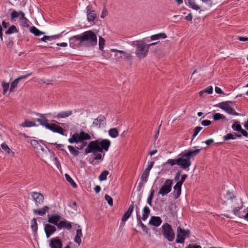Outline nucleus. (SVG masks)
Returning a JSON list of instances; mask_svg holds the SVG:
<instances>
[{
    "instance_id": "obj_38",
    "label": "nucleus",
    "mask_w": 248,
    "mask_h": 248,
    "mask_svg": "<svg viewBox=\"0 0 248 248\" xmlns=\"http://www.w3.org/2000/svg\"><path fill=\"white\" fill-rule=\"evenodd\" d=\"M173 197L174 199H177L178 198L181 193V187H173Z\"/></svg>"
},
{
    "instance_id": "obj_35",
    "label": "nucleus",
    "mask_w": 248,
    "mask_h": 248,
    "mask_svg": "<svg viewBox=\"0 0 248 248\" xmlns=\"http://www.w3.org/2000/svg\"><path fill=\"white\" fill-rule=\"evenodd\" d=\"M213 87H212V86H209V87H207L206 88H205L203 90L201 91L199 93V94H200V96H203V95H204V94L205 93H207L208 94H211V93H213Z\"/></svg>"
},
{
    "instance_id": "obj_59",
    "label": "nucleus",
    "mask_w": 248,
    "mask_h": 248,
    "mask_svg": "<svg viewBox=\"0 0 248 248\" xmlns=\"http://www.w3.org/2000/svg\"><path fill=\"white\" fill-rule=\"evenodd\" d=\"M81 143V145H79L78 147H76L78 150H82L87 144V142L85 141L79 142Z\"/></svg>"
},
{
    "instance_id": "obj_11",
    "label": "nucleus",
    "mask_w": 248,
    "mask_h": 248,
    "mask_svg": "<svg viewBox=\"0 0 248 248\" xmlns=\"http://www.w3.org/2000/svg\"><path fill=\"white\" fill-rule=\"evenodd\" d=\"M49 246L51 248H62V243L59 237H56L50 240Z\"/></svg>"
},
{
    "instance_id": "obj_61",
    "label": "nucleus",
    "mask_w": 248,
    "mask_h": 248,
    "mask_svg": "<svg viewBox=\"0 0 248 248\" xmlns=\"http://www.w3.org/2000/svg\"><path fill=\"white\" fill-rule=\"evenodd\" d=\"M172 184V180L167 179L165 181L164 184L162 186H171Z\"/></svg>"
},
{
    "instance_id": "obj_9",
    "label": "nucleus",
    "mask_w": 248,
    "mask_h": 248,
    "mask_svg": "<svg viewBox=\"0 0 248 248\" xmlns=\"http://www.w3.org/2000/svg\"><path fill=\"white\" fill-rule=\"evenodd\" d=\"M46 128L55 133H58L64 135L65 130L59 125L55 124H49L46 125Z\"/></svg>"
},
{
    "instance_id": "obj_27",
    "label": "nucleus",
    "mask_w": 248,
    "mask_h": 248,
    "mask_svg": "<svg viewBox=\"0 0 248 248\" xmlns=\"http://www.w3.org/2000/svg\"><path fill=\"white\" fill-rule=\"evenodd\" d=\"M30 31L33 33L34 35L38 36L41 35L45 34L44 32L39 31L37 28L34 26H32L30 28Z\"/></svg>"
},
{
    "instance_id": "obj_26",
    "label": "nucleus",
    "mask_w": 248,
    "mask_h": 248,
    "mask_svg": "<svg viewBox=\"0 0 248 248\" xmlns=\"http://www.w3.org/2000/svg\"><path fill=\"white\" fill-rule=\"evenodd\" d=\"M137 222H138V225H140L142 228V230L145 232H148V229L146 226H145L141 221V217L140 216L138 215V212H137Z\"/></svg>"
},
{
    "instance_id": "obj_31",
    "label": "nucleus",
    "mask_w": 248,
    "mask_h": 248,
    "mask_svg": "<svg viewBox=\"0 0 248 248\" xmlns=\"http://www.w3.org/2000/svg\"><path fill=\"white\" fill-rule=\"evenodd\" d=\"M96 16L95 13L94 11H90L88 10L87 12V19L90 22L93 21L95 18H96Z\"/></svg>"
},
{
    "instance_id": "obj_46",
    "label": "nucleus",
    "mask_w": 248,
    "mask_h": 248,
    "mask_svg": "<svg viewBox=\"0 0 248 248\" xmlns=\"http://www.w3.org/2000/svg\"><path fill=\"white\" fill-rule=\"evenodd\" d=\"M105 45V40L104 38H103L102 37H99V49L100 50H102L104 47Z\"/></svg>"
},
{
    "instance_id": "obj_21",
    "label": "nucleus",
    "mask_w": 248,
    "mask_h": 248,
    "mask_svg": "<svg viewBox=\"0 0 248 248\" xmlns=\"http://www.w3.org/2000/svg\"><path fill=\"white\" fill-rule=\"evenodd\" d=\"M71 223L67 221H60L58 225V228L61 229L62 228L70 230L72 228Z\"/></svg>"
},
{
    "instance_id": "obj_22",
    "label": "nucleus",
    "mask_w": 248,
    "mask_h": 248,
    "mask_svg": "<svg viewBox=\"0 0 248 248\" xmlns=\"http://www.w3.org/2000/svg\"><path fill=\"white\" fill-rule=\"evenodd\" d=\"M49 209V208L48 206H44L41 209H34L33 212L35 215L43 216L46 214V212L48 211Z\"/></svg>"
},
{
    "instance_id": "obj_49",
    "label": "nucleus",
    "mask_w": 248,
    "mask_h": 248,
    "mask_svg": "<svg viewBox=\"0 0 248 248\" xmlns=\"http://www.w3.org/2000/svg\"><path fill=\"white\" fill-rule=\"evenodd\" d=\"M121 54H122V56H123L124 59H125L126 60L132 59V56L130 53L126 52L122 50Z\"/></svg>"
},
{
    "instance_id": "obj_36",
    "label": "nucleus",
    "mask_w": 248,
    "mask_h": 248,
    "mask_svg": "<svg viewBox=\"0 0 248 248\" xmlns=\"http://www.w3.org/2000/svg\"><path fill=\"white\" fill-rule=\"evenodd\" d=\"M31 228L34 233L35 234H36L38 229V226L36 219L35 218H33L31 220Z\"/></svg>"
},
{
    "instance_id": "obj_45",
    "label": "nucleus",
    "mask_w": 248,
    "mask_h": 248,
    "mask_svg": "<svg viewBox=\"0 0 248 248\" xmlns=\"http://www.w3.org/2000/svg\"><path fill=\"white\" fill-rule=\"evenodd\" d=\"M232 128L237 131L240 132V131L242 130V127L239 124V122H235L232 125Z\"/></svg>"
},
{
    "instance_id": "obj_32",
    "label": "nucleus",
    "mask_w": 248,
    "mask_h": 248,
    "mask_svg": "<svg viewBox=\"0 0 248 248\" xmlns=\"http://www.w3.org/2000/svg\"><path fill=\"white\" fill-rule=\"evenodd\" d=\"M172 187H161L159 191V194L162 196H165L171 190Z\"/></svg>"
},
{
    "instance_id": "obj_1",
    "label": "nucleus",
    "mask_w": 248,
    "mask_h": 248,
    "mask_svg": "<svg viewBox=\"0 0 248 248\" xmlns=\"http://www.w3.org/2000/svg\"><path fill=\"white\" fill-rule=\"evenodd\" d=\"M201 149L202 148L194 151H185V152H182L178 155L177 158L168 159L164 163V165H169L170 167H172L177 164L182 169L186 170L191 166V162L190 158L194 157L198 155L200 152Z\"/></svg>"
},
{
    "instance_id": "obj_18",
    "label": "nucleus",
    "mask_w": 248,
    "mask_h": 248,
    "mask_svg": "<svg viewBox=\"0 0 248 248\" xmlns=\"http://www.w3.org/2000/svg\"><path fill=\"white\" fill-rule=\"evenodd\" d=\"M78 36H80L79 34L69 38V45L70 47L75 48L78 45H80V39H78L77 38Z\"/></svg>"
},
{
    "instance_id": "obj_19",
    "label": "nucleus",
    "mask_w": 248,
    "mask_h": 248,
    "mask_svg": "<svg viewBox=\"0 0 248 248\" xmlns=\"http://www.w3.org/2000/svg\"><path fill=\"white\" fill-rule=\"evenodd\" d=\"M149 223L154 226L158 227L162 223V220L159 217L153 216L150 218Z\"/></svg>"
},
{
    "instance_id": "obj_55",
    "label": "nucleus",
    "mask_w": 248,
    "mask_h": 248,
    "mask_svg": "<svg viewBox=\"0 0 248 248\" xmlns=\"http://www.w3.org/2000/svg\"><path fill=\"white\" fill-rule=\"evenodd\" d=\"M2 86L3 88V94H5L9 89V84L7 83L2 82Z\"/></svg>"
},
{
    "instance_id": "obj_52",
    "label": "nucleus",
    "mask_w": 248,
    "mask_h": 248,
    "mask_svg": "<svg viewBox=\"0 0 248 248\" xmlns=\"http://www.w3.org/2000/svg\"><path fill=\"white\" fill-rule=\"evenodd\" d=\"M187 177V175L184 174L181 176V178L180 181L177 182L176 185L174 186H182L184 182L185 181L186 178Z\"/></svg>"
},
{
    "instance_id": "obj_42",
    "label": "nucleus",
    "mask_w": 248,
    "mask_h": 248,
    "mask_svg": "<svg viewBox=\"0 0 248 248\" xmlns=\"http://www.w3.org/2000/svg\"><path fill=\"white\" fill-rule=\"evenodd\" d=\"M20 125L23 127H31L36 126V124L33 122L26 120L23 123L20 124Z\"/></svg>"
},
{
    "instance_id": "obj_41",
    "label": "nucleus",
    "mask_w": 248,
    "mask_h": 248,
    "mask_svg": "<svg viewBox=\"0 0 248 248\" xmlns=\"http://www.w3.org/2000/svg\"><path fill=\"white\" fill-rule=\"evenodd\" d=\"M68 148L71 153L74 156H77L79 154V152L77 148L76 149L71 145H68Z\"/></svg>"
},
{
    "instance_id": "obj_2",
    "label": "nucleus",
    "mask_w": 248,
    "mask_h": 248,
    "mask_svg": "<svg viewBox=\"0 0 248 248\" xmlns=\"http://www.w3.org/2000/svg\"><path fill=\"white\" fill-rule=\"evenodd\" d=\"M108 139H98L90 142L85 150V154L91 153H102L103 150L108 151L110 145Z\"/></svg>"
},
{
    "instance_id": "obj_30",
    "label": "nucleus",
    "mask_w": 248,
    "mask_h": 248,
    "mask_svg": "<svg viewBox=\"0 0 248 248\" xmlns=\"http://www.w3.org/2000/svg\"><path fill=\"white\" fill-rule=\"evenodd\" d=\"M150 213V210L149 207L145 206L143 209V214L141 218L143 220H145L149 217Z\"/></svg>"
},
{
    "instance_id": "obj_40",
    "label": "nucleus",
    "mask_w": 248,
    "mask_h": 248,
    "mask_svg": "<svg viewBox=\"0 0 248 248\" xmlns=\"http://www.w3.org/2000/svg\"><path fill=\"white\" fill-rule=\"evenodd\" d=\"M189 6L194 10H198L200 6L197 5L194 0H188Z\"/></svg>"
},
{
    "instance_id": "obj_6",
    "label": "nucleus",
    "mask_w": 248,
    "mask_h": 248,
    "mask_svg": "<svg viewBox=\"0 0 248 248\" xmlns=\"http://www.w3.org/2000/svg\"><path fill=\"white\" fill-rule=\"evenodd\" d=\"M91 139V136L87 133L83 131L79 133L77 132L74 133L72 137L68 139V141L70 143H76L84 141L85 140H90Z\"/></svg>"
},
{
    "instance_id": "obj_57",
    "label": "nucleus",
    "mask_w": 248,
    "mask_h": 248,
    "mask_svg": "<svg viewBox=\"0 0 248 248\" xmlns=\"http://www.w3.org/2000/svg\"><path fill=\"white\" fill-rule=\"evenodd\" d=\"M155 164L154 161H151L148 163L147 167L146 168L145 171L150 172V170L153 168Z\"/></svg>"
},
{
    "instance_id": "obj_23",
    "label": "nucleus",
    "mask_w": 248,
    "mask_h": 248,
    "mask_svg": "<svg viewBox=\"0 0 248 248\" xmlns=\"http://www.w3.org/2000/svg\"><path fill=\"white\" fill-rule=\"evenodd\" d=\"M82 237V230L78 229L76 231V235L74 238V241L79 246L81 243V238Z\"/></svg>"
},
{
    "instance_id": "obj_62",
    "label": "nucleus",
    "mask_w": 248,
    "mask_h": 248,
    "mask_svg": "<svg viewBox=\"0 0 248 248\" xmlns=\"http://www.w3.org/2000/svg\"><path fill=\"white\" fill-rule=\"evenodd\" d=\"M185 248H202V247L200 245L189 244L188 246L186 247Z\"/></svg>"
},
{
    "instance_id": "obj_24",
    "label": "nucleus",
    "mask_w": 248,
    "mask_h": 248,
    "mask_svg": "<svg viewBox=\"0 0 248 248\" xmlns=\"http://www.w3.org/2000/svg\"><path fill=\"white\" fill-rule=\"evenodd\" d=\"M111 52L114 53L113 59L116 61H119L122 57V50H117L116 49H111L110 50Z\"/></svg>"
},
{
    "instance_id": "obj_34",
    "label": "nucleus",
    "mask_w": 248,
    "mask_h": 248,
    "mask_svg": "<svg viewBox=\"0 0 248 248\" xmlns=\"http://www.w3.org/2000/svg\"><path fill=\"white\" fill-rule=\"evenodd\" d=\"M31 144L32 145V146L36 148L38 150L41 149L43 151H44V149L43 148V147L39 143L37 140H32L31 141Z\"/></svg>"
},
{
    "instance_id": "obj_15",
    "label": "nucleus",
    "mask_w": 248,
    "mask_h": 248,
    "mask_svg": "<svg viewBox=\"0 0 248 248\" xmlns=\"http://www.w3.org/2000/svg\"><path fill=\"white\" fill-rule=\"evenodd\" d=\"M56 231V227L49 224H46L45 226V232L46 234V236L47 238H48L53 233H54Z\"/></svg>"
},
{
    "instance_id": "obj_17",
    "label": "nucleus",
    "mask_w": 248,
    "mask_h": 248,
    "mask_svg": "<svg viewBox=\"0 0 248 248\" xmlns=\"http://www.w3.org/2000/svg\"><path fill=\"white\" fill-rule=\"evenodd\" d=\"M31 73H30L26 75L22 76L14 80V81H13L11 84V87L10 88V92L13 91V90L17 86V85L18 84V83L21 79H25L31 75Z\"/></svg>"
},
{
    "instance_id": "obj_16",
    "label": "nucleus",
    "mask_w": 248,
    "mask_h": 248,
    "mask_svg": "<svg viewBox=\"0 0 248 248\" xmlns=\"http://www.w3.org/2000/svg\"><path fill=\"white\" fill-rule=\"evenodd\" d=\"M134 207V202H132L129 205L127 210L124 213L122 218V221L123 222H125L128 218L130 217L133 211Z\"/></svg>"
},
{
    "instance_id": "obj_60",
    "label": "nucleus",
    "mask_w": 248,
    "mask_h": 248,
    "mask_svg": "<svg viewBox=\"0 0 248 248\" xmlns=\"http://www.w3.org/2000/svg\"><path fill=\"white\" fill-rule=\"evenodd\" d=\"M242 206H243V205H242V206L241 207H234V209L233 210V213L234 215H237V214H238V212L240 211V210L242 208Z\"/></svg>"
},
{
    "instance_id": "obj_7",
    "label": "nucleus",
    "mask_w": 248,
    "mask_h": 248,
    "mask_svg": "<svg viewBox=\"0 0 248 248\" xmlns=\"http://www.w3.org/2000/svg\"><path fill=\"white\" fill-rule=\"evenodd\" d=\"M190 232L189 230H185L182 229L180 226L177 227V236L176 242L177 243L183 244L185 242L186 237L189 238L190 237Z\"/></svg>"
},
{
    "instance_id": "obj_39",
    "label": "nucleus",
    "mask_w": 248,
    "mask_h": 248,
    "mask_svg": "<svg viewBox=\"0 0 248 248\" xmlns=\"http://www.w3.org/2000/svg\"><path fill=\"white\" fill-rule=\"evenodd\" d=\"M236 137L240 138L241 137V135L237 134L233 135L231 133H229L224 136L223 138L225 140H227L231 139H235Z\"/></svg>"
},
{
    "instance_id": "obj_4",
    "label": "nucleus",
    "mask_w": 248,
    "mask_h": 248,
    "mask_svg": "<svg viewBox=\"0 0 248 248\" xmlns=\"http://www.w3.org/2000/svg\"><path fill=\"white\" fill-rule=\"evenodd\" d=\"M79 36L77 38L80 39V45L93 47L97 45V36L93 31H86L80 34Z\"/></svg>"
},
{
    "instance_id": "obj_64",
    "label": "nucleus",
    "mask_w": 248,
    "mask_h": 248,
    "mask_svg": "<svg viewBox=\"0 0 248 248\" xmlns=\"http://www.w3.org/2000/svg\"><path fill=\"white\" fill-rule=\"evenodd\" d=\"M244 137H248V133L245 130L242 129L240 132Z\"/></svg>"
},
{
    "instance_id": "obj_53",
    "label": "nucleus",
    "mask_w": 248,
    "mask_h": 248,
    "mask_svg": "<svg viewBox=\"0 0 248 248\" xmlns=\"http://www.w3.org/2000/svg\"><path fill=\"white\" fill-rule=\"evenodd\" d=\"M202 129V127L200 126H197L194 128V133L192 135V139H193L198 134V133L200 132V131ZM192 140H191L192 141Z\"/></svg>"
},
{
    "instance_id": "obj_5",
    "label": "nucleus",
    "mask_w": 248,
    "mask_h": 248,
    "mask_svg": "<svg viewBox=\"0 0 248 248\" xmlns=\"http://www.w3.org/2000/svg\"><path fill=\"white\" fill-rule=\"evenodd\" d=\"M161 233L164 237L169 242H172L175 238V233L171 226L166 223L162 226Z\"/></svg>"
},
{
    "instance_id": "obj_44",
    "label": "nucleus",
    "mask_w": 248,
    "mask_h": 248,
    "mask_svg": "<svg viewBox=\"0 0 248 248\" xmlns=\"http://www.w3.org/2000/svg\"><path fill=\"white\" fill-rule=\"evenodd\" d=\"M213 117L214 120L216 121L225 119V116L223 114H221L219 113L214 114Z\"/></svg>"
},
{
    "instance_id": "obj_50",
    "label": "nucleus",
    "mask_w": 248,
    "mask_h": 248,
    "mask_svg": "<svg viewBox=\"0 0 248 248\" xmlns=\"http://www.w3.org/2000/svg\"><path fill=\"white\" fill-rule=\"evenodd\" d=\"M108 174V171L107 170L103 171L100 175L99 178L100 180L103 181L106 179L107 176Z\"/></svg>"
},
{
    "instance_id": "obj_3",
    "label": "nucleus",
    "mask_w": 248,
    "mask_h": 248,
    "mask_svg": "<svg viewBox=\"0 0 248 248\" xmlns=\"http://www.w3.org/2000/svg\"><path fill=\"white\" fill-rule=\"evenodd\" d=\"M156 44L157 42L146 44L143 40H137L132 41L131 45L136 47L135 51L136 56L139 59H142L147 56L149 47Z\"/></svg>"
},
{
    "instance_id": "obj_13",
    "label": "nucleus",
    "mask_w": 248,
    "mask_h": 248,
    "mask_svg": "<svg viewBox=\"0 0 248 248\" xmlns=\"http://www.w3.org/2000/svg\"><path fill=\"white\" fill-rule=\"evenodd\" d=\"M105 120L106 118L105 117L100 116L94 120L93 125L97 128L103 127L106 124Z\"/></svg>"
},
{
    "instance_id": "obj_56",
    "label": "nucleus",
    "mask_w": 248,
    "mask_h": 248,
    "mask_svg": "<svg viewBox=\"0 0 248 248\" xmlns=\"http://www.w3.org/2000/svg\"><path fill=\"white\" fill-rule=\"evenodd\" d=\"M1 148L8 154H10V152H11V150H10V149L9 148L8 145L5 143H2L1 145Z\"/></svg>"
},
{
    "instance_id": "obj_54",
    "label": "nucleus",
    "mask_w": 248,
    "mask_h": 248,
    "mask_svg": "<svg viewBox=\"0 0 248 248\" xmlns=\"http://www.w3.org/2000/svg\"><path fill=\"white\" fill-rule=\"evenodd\" d=\"M105 199L106 201H107L109 205L111 206L113 205V200L110 196L107 194H106L105 196Z\"/></svg>"
},
{
    "instance_id": "obj_47",
    "label": "nucleus",
    "mask_w": 248,
    "mask_h": 248,
    "mask_svg": "<svg viewBox=\"0 0 248 248\" xmlns=\"http://www.w3.org/2000/svg\"><path fill=\"white\" fill-rule=\"evenodd\" d=\"M93 155H94L93 157V160L90 162V163L92 164H93V162L94 161L96 160H99L102 159V155L100 153H95V154H93Z\"/></svg>"
},
{
    "instance_id": "obj_33",
    "label": "nucleus",
    "mask_w": 248,
    "mask_h": 248,
    "mask_svg": "<svg viewBox=\"0 0 248 248\" xmlns=\"http://www.w3.org/2000/svg\"><path fill=\"white\" fill-rule=\"evenodd\" d=\"M149 173L150 172H149L146 171L145 170L144 171L140 178V180L143 183L141 184V182H140L138 186H141L142 185H143L144 183L147 182Z\"/></svg>"
},
{
    "instance_id": "obj_10",
    "label": "nucleus",
    "mask_w": 248,
    "mask_h": 248,
    "mask_svg": "<svg viewBox=\"0 0 248 248\" xmlns=\"http://www.w3.org/2000/svg\"><path fill=\"white\" fill-rule=\"evenodd\" d=\"M19 17L20 21H27V18L25 17V14L21 11L18 12L13 10L11 14V20H15V18Z\"/></svg>"
},
{
    "instance_id": "obj_14",
    "label": "nucleus",
    "mask_w": 248,
    "mask_h": 248,
    "mask_svg": "<svg viewBox=\"0 0 248 248\" xmlns=\"http://www.w3.org/2000/svg\"><path fill=\"white\" fill-rule=\"evenodd\" d=\"M61 218V216L58 214L48 215V222L55 225L57 227Z\"/></svg>"
},
{
    "instance_id": "obj_48",
    "label": "nucleus",
    "mask_w": 248,
    "mask_h": 248,
    "mask_svg": "<svg viewBox=\"0 0 248 248\" xmlns=\"http://www.w3.org/2000/svg\"><path fill=\"white\" fill-rule=\"evenodd\" d=\"M154 192H155V191L154 189L151 190V193L147 199V202L150 206H152V201L154 197Z\"/></svg>"
},
{
    "instance_id": "obj_37",
    "label": "nucleus",
    "mask_w": 248,
    "mask_h": 248,
    "mask_svg": "<svg viewBox=\"0 0 248 248\" xmlns=\"http://www.w3.org/2000/svg\"><path fill=\"white\" fill-rule=\"evenodd\" d=\"M108 134L111 137L115 138L118 136V131L116 128H111L108 131Z\"/></svg>"
},
{
    "instance_id": "obj_58",
    "label": "nucleus",
    "mask_w": 248,
    "mask_h": 248,
    "mask_svg": "<svg viewBox=\"0 0 248 248\" xmlns=\"http://www.w3.org/2000/svg\"><path fill=\"white\" fill-rule=\"evenodd\" d=\"M201 124L203 126H208L211 124V122L209 120H203L201 122Z\"/></svg>"
},
{
    "instance_id": "obj_20",
    "label": "nucleus",
    "mask_w": 248,
    "mask_h": 248,
    "mask_svg": "<svg viewBox=\"0 0 248 248\" xmlns=\"http://www.w3.org/2000/svg\"><path fill=\"white\" fill-rule=\"evenodd\" d=\"M72 114V111L71 110L62 111L59 112L55 116H54V118L57 119L66 118L68 117Z\"/></svg>"
},
{
    "instance_id": "obj_12",
    "label": "nucleus",
    "mask_w": 248,
    "mask_h": 248,
    "mask_svg": "<svg viewBox=\"0 0 248 248\" xmlns=\"http://www.w3.org/2000/svg\"><path fill=\"white\" fill-rule=\"evenodd\" d=\"M32 197L35 202L36 205L37 206L43 203L44 198L42 194L33 192L32 193Z\"/></svg>"
},
{
    "instance_id": "obj_8",
    "label": "nucleus",
    "mask_w": 248,
    "mask_h": 248,
    "mask_svg": "<svg viewBox=\"0 0 248 248\" xmlns=\"http://www.w3.org/2000/svg\"><path fill=\"white\" fill-rule=\"evenodd\" d=\"M231 104H232L231 101H226V102H223L220 103L218 106L221 108L222 109L228 113L232 115H235L237 116L239 115L238 113H237L235 110L232 108L231 107Z\"/></svg>"
},
{
    "instance_id": "obj_51",
    "label": "nucleus",
    "mask_w": 248,
    "mask_h": 248,
    "mask_svg": "<svg viewBox=\"0 0 248 248\" xmlns=\"http://www.w3.org/2000/svg\"><path fill=\"white\" fill-rule=\"evenodd\" d=\"M65 177L66 180L72 186H77V185L71 178V177L68 174H65Z\"/></svg>"
},
{
    "instance_id": "obj_43",
    "label": "nucleus",
    "mask_w": 248,
    "mask_h": 248,
    "mask_svg": "<svg viewBox=\"0 0 248 248\" xmlns=\"http://www.w3.org/2000/svg\"><path fill=\"white\" fill-rule=\"evenodd\" d=\"M18 30L15 25L11 26L5 32L6 34H11L17 32Z\"/></svg>"
},
{
    "instance_id": "obj_25",
    "label": "nucleus",
    "mask_w": 248,
    "mask_h": 248,
    "mask_svg": "<svg viewBox=\"0 0 248 248\" xmlns=\"http://www.w3.org/2000/svg\"><path fill=\"white\" fill-rule=\"evenodd\" d=\"M39 115L40 116V118H37L36 121L39 122L41 125L46 127V125L49 124V123H47L48 120L44 115L42 114Z\"/></svg>"
},
{
    "instance_id": "obj_29",
    "label": "nucleus",
    "mask_w": 248,
    "mask_h": 248,
    "mask_svg": "<svg viewBox=\"0 0 248 248\" xmlns=\"http://www.w3.org/2000/svg\"><path fill=\"white\" fill-rule=\"evenodd\" d=\"M225 198L227 200H232L233 199H235V191H228L225 195Z\"/></svg>"
},
{
    "instance_id": "obj_63",
    "label": "nucleus",
    "mask_w": 248,
    "mask_h": 248,
    "mask_svg": "<svg viewBox=\"0 0 248 248\" xmlns=\"http://www.w3.org/2000/svg\"><path fill=\"white\" fill-rule=\"evenodd\" d=\"M50 40L49 36L45 35L43 37L40 39V41L43 42H46L47 40Z\"/></svg>"
},
{
    "instance_id": "obj_28",
    "label": "nucleus",
    "mask_w": 248,
    "mask_h": 248,
    "mask_svg": "<svg viewBox=\"0 0 248 248\" xmlns=\"http://www.w3.org/2000/svg\"><path fill=\"white\" fill-rule=\"evenodd\" d=\"M167 35L165 33H159L156 34L152 35L150 38L151 40H156L160 39H165Z\"/></svg>"
}]
</instances>
